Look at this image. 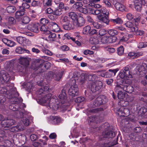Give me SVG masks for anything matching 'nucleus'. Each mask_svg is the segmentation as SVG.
I'll list each match as a JSON object with an SVG mask.
<instances>
[{
  "instance_id": "obj_1",
  "label": "nucleus",
  "mask_w": 147,
  "mask_h": 147,
  "mask_svg": "<svg viewBox=\"0 0 147 147\" xmlns=\"http://www.w3.org/2000/svg\"><path fill=\"white\" fill-rule=\"evenodd\" d=\"M44 80V81H41L38 82V85L40 86L43 88H42L37 92V99L36 101L39 104L45 106L49 107L55 110H57L58 108V105L56 104L50 103V100H53V99H51V94H46L45 92L48 90L49 89V86L47 85L48 82L46 83Z\"/></svg>"
},
{
  "instance_id": "obj_2",
  "label": "nucleus",
  "mask_w": 147,
  "mask_h": 147,
  "mask_svg": "<svg viewBox=\"0 0 147 147\" xmlns=\"http://www.w3.org/2000/svg\"><path fill=\"white\" fill-rule=\"evenodd\" d=\"M44 61L42 60L38 59L36 60L33 65L34 69H37L40 73H43L46 71L51 66V64L49 63H47L43 65Z\"/></svg>"
},
{
  "instance_id": "obj_3",
  "label": "nucleus",
  "mask_w": 147,
  "mask_h": 147,
  "mask_svg": "<svg viewBox=\"0 0 147 147\" xmlns=\"http://www.w3.org/2000/svg\"><path fill=\"white\" fill-rule=\"evenodd\" d=\"M29 124L28 119L24 117L22 120V121L18 123L16 126L12 127L10 129V131L15 132L22 131L25 129V127L28 126Z\"/></svg>"
},
{
  "instance_id": "obj_4",
  "label": "nucleus",
  "mask_w": 147,
  "mask_h": 147,
  "mask_svg": "<svg viewBox=\"0 0 147 147\" xmlns=\"http://www.w3.org/2000/svg\"><path fill=\"white\" fill-rule=\"evenodd\" d=\"M10 79L9 74H0V83L1 84L8 82ZM8 88V87L7 88H0V93L8 95L9 93Z\"/></svg>"
},
{
  "instance_id": "obj_5",
  "label": "nucleus",
  "mask_w": 147,
  "mask_h": 147,
  "mask_svg": "<svg viewBox=\"0 0 147 147\" xmlns=\"http://www.w3.org/2000/svg\"><path fill=\"white\" fill-rule=\"evenodd\" d=\"M63 119L57 116H51L48 118V122L53 125H58L62 123Z\"/></svg>"
},
{
  "instance_id": "obj_6",
  "label": "nucleus",
  "mask_w": 147,
  "mask_h": 147,
  "mask_svg": "<svg viewBox=\"0 0 147 147\" xmlns=\"http://www.w3.org/2000/svg\"><path fill=\"white\" fill-rule=\"evenodd\" d=\"M117 37L115 36H104L101 38V42L103 44L110 43L115 42Z\"/></svg>"
},
{
  "instance_id": "obj_7",
  "label": "nucleus",
  "mask_w": 147,
  "mask_h": 147,
  "mask_svg": "<svg viewBox=\"0 0 147 147\" xmlns=\"http://www.w3.org/2000/svg\"><path fill=\"white\" fill-rule=\"evenodd\" d=\"M102 86V83L101 81H96L93 82L91 84V91L93 92L100 90Z\"/></svg>"
},
{
  "instance_id": "obj_8",
  "label": "nucleus",
  "mask_w": 147,
  "mask_h": 147,
  "mask_svg": "<svg viewBox=\"0 0 147 147\" xmlns=\"http://www.w3.org/2000/svg\"><path fill=\"white\" fill-rule=\"evenodd\" d=\"M107 101V99L105 96L100 95L95 99L93 103L95 106H99L105 103Z\"/></svg>"
},
{
  "instance_id": "obj_9",
  "label": "nucleus",
  "mask_w": 147,
  "mask_h": 147,
  "mask_svg": "<svg viewBox=\"0 0 147 147\" xmlns=\"http://www.w3.org/2000/svg\"><path fill=\"white\" fill-rule=\"evenodd\" d=\"M78 88L77 85H71L69 88L68 93L72 97L77 96L78 94Z\"/></svg>"
},
{
  "instance_id": "obj_10",
  "label": "nucleus",
  "mask_w": 147,
  "mask_h": 147,
  "mask_svg": "<svg viewBox=\"0 0 147 147\" xmlns=\"http://www.w3.org/2000/svg\"><path fill=\"white\" fill-rule=\"evenodd\" d=\"M16 101L13 103H12L9 106V108L10 109L13 111H16L18 110L19 108L20 103L23 100L21 98H15Z\"/></svg>"
},
{
  "instance_id": "obj_11",
  "label": "nucleus",
  "mask_w": 147,
  "mask_h": 147,
  "mask_svg": "<svg viewBox=\"0 0 147 147\" xmlns=\"http://www.w3.org/2000/svg\"><path fill=\"white\" fill-rule=\"evenodd\" d=\"M138 24V23L136 21H135L134 24L129 21H127L124 24L126 27L130 28L132 32L137 30L138 27L137 26Z\"/></svg>"
},
{
  "instance_id": "obj_12",
  "label": "nucleus",
  "mask_w": 147,
  "mask_h": 147,
  "mask_svg": "<svg viewBox=\"0 0 147 147\" xmlns=\"http://www.w3.org/2000/svg\"><path fill=\"white\" fill-rule=\"evenodd\" d=\"M118 97L119 99H123L124 98H126L125 100V102L128 103L127 102L131 101L133 100V98H131L130 99V97L128 96L125 93H123L121 91H119L118 93Z\"/></svg>"
},
{
  "instance_id": "obj_13",
  "label": "nucleus",
  "mask_w": 147,
  "mask_h": 147,
  "mask_svg": "<svg viewBox=\"0 0 147 147\" xmlns=\"http://www.w3.org/2000/svg\"><path fill=\"white\" fill-rule=\"evenodd\" d=\"M16 39L18 43L23 45H29L30 43L28 39L21 36H18L16 37Z\"/></svg>"
},
{
  "instance_id": "obj_14",
  "label": "nucleus",
  "mask_w": 147,
  "mask_h": 147,
  "mask_svg": "<svg viewBox=\"0 0 147 147\" xmlns=\"http://www.w3.org/2000/svg\"><path fill=\"white\" fill-rule=\"evenodd\" d=\"M126 106V105H123L122 106L123 107H121L118 110V115L119 116L125 117L128 115L129 113V109L124 107Z\"/></svg>"
},
{
  "instance_id": "obj_15",
  "label": "nucleus",
  "mask_w": 147,
  "mask_h": 147,
  "mask_svg": "<svg viewBox=\"0 0 147 147\" xmlns=\"http://www.w3.org/2000/svg\"><path fill=\"white\" fill-rule=\"evenodd\" d=\"M38 26L39 24H38L31 23L28 25L27 28L32 32L37 33L38 31Z\"/></svg>"
},
{
  "instance_id": "obj_16",
  "label": "nucleus",
  "mask_w": 147,
  "mask_h": 147,
  "mask_svg": "<svg viewBox=\"0 0 147 147\" xmlns=\"http://www.w3.org/2000/svg\"><path fill=\"white\" fill-rule=\"evenodd\" d=\"M20 63L24 66L27 67L29 65V61L27 57H20L19 59Z\"/></svg>"
},
{
  "instance_id": "obj_17",
  "label": "nucleus",
  "mask_w": 147,
  "mask_h": 147,
  "mask_svg": "<svg viewBox=\"0 0 147 147\" xmlns=\"http://www.w3.org/2000/svg\"><path fill=\"white\" fill-rule=\"evenodd\" d=\"M123 36L122 38L120 39V40L121 41H126L127 40L129 37H132L133 36V35L131 34H128V33L124 32L120 33Z\"/></svg>"
},
{
  "instance_id": "obj_18",
  "label": "nucleus",
  "mask_w": 147,
  "mask_h": 147,
  "mask_svg": "<svg viewBox=\"0 0 147 147\" xmlns=\"http://www.w3.org/2000/svg\"><path fill=\"white\" fill-rule=\"evenodd\" d=\"M98 19L100 21L108 24L109 22V20L107 16L102 15L100 14L97 16Z\"/></svg>"
},
{
  "instance_id": "obj_19",
  "label": "nucleus",
  "mask_w": 147,
  "mask_h": 147,
  "mask_svg": "<svg viewBox=\"0 0 147 147\" xmlns=\"http://www.w3.org/2000/svg\"><path fill=\"white\" fill-rule=\"evenodd\" d=\"M58 97L60 100L61 102L63 103L65 101L66 99V94L65 90L63 89L59 95Z\"/></svg>"
},
{
  "instance_id": "obj_20",
  "label": "nucleus",
  "mask_w": 147,
  "mask_h": 147,
  "mask_svg": "<svg viewBox=\"0 0 147 147\" xmlns=\"http://www.w3.org/2000/svg\"><path fill=\"white\" fill-rule=\"evenodd\" d=\"M77 22L76 26L78 27H81L84 26L85 24L84 19L82 16L78 17L77 19Z\"/></svg>"
},
{
  "instance_id": "obj_21",
  "label": "nucleus",
  "mask_w": 147,
  "mask_h": 147,
  "mask_svg": "<svg viewBox=\"0 0 147 147\" xmlns=\"http://www.w3.org/2000/svg\"><path fill=\"white\" fill-rule=\"evenodd\" d=\"M50 27L54 32H57L59 30L58 25L55 22H49Z\"/></svg>"
},
{
  "instance_id": "obj_22",
  "label": "nucleus",
  "mask_w": 147,
  "mask_h": 147,
  "mask_svg": "<svg viewBox=\"0 0 147 147\" xmlns=\"http://www.w3.org/2000/svg\"><path fill=\"white\" fill-rule=\"evenodd\" d=\"M114 6L116 9L117 10L123 11L125 10V7L119 2L115 3Z\"/></svg>"
},
{
  "instance_id": "obj_23",
  "label": "nucleus",
  "mask_w": 147,
  "mask_h": 147,
  "mask_svg": "<svg viewBox=\"0 0 147 147\" xmlns=\"http://www.w3.org/2000/svg\"><path fill=\"white\" fill-rule=\"evenodd\" d=\"M24 14V12L23 10L18 11L15 13V17L16 19L20 21Z\"/></svg>"
},
{
  "instance_id": "obj_24",
  "label": "nucleus",
  "mask_w": 147,
  "mask_h": 147,
  "mask_svg": "<svg viewBox=\"0 0 147 147\" xmlns=\"http://www.w3.org/2000/svg\"><path fill=\"white\" fill-rule=\"evenodd\" d=\"M16 52L18 54H21L24 53H29L30 51L27 49L22 48L20 47H17L16 49Z\"/></svg>"
},
{
  "instance_id": "obj_25",
  "label": "nucleus",
  "mask_w": 147,
  "mask_h": 147,
  "mask_svg": "<svg viewBox=\"0 0 147 147\" xmlns=\"http://www.w3.org/2000/svg\"><path fill=\"white\" fill-rule=\"evenodd\" d=\"M143 53L142 52H138L137 53L130 52L128 54V55L133 58H136L142 56Z\"/></svg>"
},
{
  "instance_id": "obj_26",
  "label": "nucleus",
  "mask_w": 147,
  "mask_h": 147,
  "mask_svg": "<svg viewBox=\"0 0 147 147\" xmlns=\"http://www.w3.org/2000/svg\"><path fill=\"white\" fill-rule=\"evenodd\" d=\"M104 137L105 138H112L115 136V134L112 131H107L102 133Z\"/></svg>"
},
{
  "instance_id": "obj_27",
  "label": "nucleus",
  "mask_w": 147,
  "mask_h": 147,
  "mask_svg": "<svg viewBox=\"0 0 147 147\" xmlns=\"http://www.w3.org/2000/svg\"><path fill=\"white\" fill-rule=\"evenodd\" d=\"M135 71L136 74L141 73L142 74H146V71L144 70V66H140L137 67L135 69Z\"/></svg>"
},
{
  "instance_id": "obj_28",
  "label": "nucleus",
  "mask_w": 147,
  "mask_h": 147,
  "mask_svg": "<svg viewBox=\"0 0 147 147\" xmlns=\"http://www.w3.org/2000/svg\"><path fill=\"white\" fill-rule=\"evenodd\" d=\"M15 121L13 119H9V120H7L5 121H3V122H2V123H5V125L6 126H5L6 127H9L11 125H13L15 123ZM5 125V124H4Z\"/></svg>"
},
{
  "instance_id": "obj_29",
  "label": "nucleus",
  "mask_w": 147,
  "mask_h": 147,
  "mask_svg": "<svg viewBox=\"0 0 147 147\" xmlns=\"http://www.w3.org/2000/svg\"><path fill=\"white\" fill-rule=\"evenodd\" d=\"M49 34L48 36V39L51 41H54L56 40V35L54 33L51 32L50 31V33L48 34Z\"/></svg>"
},
{
  "instance_id": "obj_30",
  "label": "nucleus",
  "mask_w": 147,
  "mask_h": 147,
  "mask_svg": "<svg viewBox=\"0 0 147 147\" xmlns=\"http://www.w3.org/2000/svg\"><path fill=\"white\" fill-rule=\"evenodd\" d=\"M123 90L129 93H131L134 91V88L130 86H124L123 88Z\"/></svg>"
},
{
  "instance_id": "obj_31",
  "label": "nucleus",
  "mask_w": 147,
  "mask_h": 147,
  "mask_svg": "<svg viewBox=\"0 0 147 147\" xmlns=\"http://www.w3.org/2000/svg\"><path fill=\"white\" fill-rule=\"evenodd\" d=\"M63 13V11L59 8L55 9L54 10L53 15L55 16V17L57 18L58 17L60 16Z\"/></svg>"
},
{
  "instance_id": "obj_32",
  "label": "nucleus",
  "mask_w": 147,
  "mask_h": 147,
  "mask_svg": "<svg viewBox=\"0 0 147 147\" xmlns=\"http://www.w3.org/2000/svg\"><path fill=\"white\" fill-rule=\"evenodd\" d=\"M19 21H21L23 24H27L30 22V19L28 17L24 16Z\"/></svg>"
},
{
  "instance_id": "obj_33",
  "label": "nucleus",
  "mask_w": 147,
  "mask_h": 147,
  "mask_svg": "<svg viewBox=\"0 0 147 147\" xmlns=\"http://www.w3.org/2000/svg\"><path fill=\"white\" fill-rule=\"evenodd\" d=\"M110 21L115 24H121L123 23L122 20L119 18H117L115 19H111Z\"/></svg>"
},
{
  "instance_id": "obj_34",
  "label": "nucleus",
  "mask_w": 147,
  "mask_h": 147,
  "mask_svg": "<svg viewBox=\"0 0 147 147\" xmlns=\"http://www.w3.org/2000/svg\"><path fill=\"white\" fill-rule=\"evenodd\" d=\"M63 27L65 30H70L72 28V25L70 22L63 24Z\"/></svg>"
},
{
  "instance_id": "obj_35",
  "label": "nucleus",
  "mask_w": 147,
  "mask_h": 147,
  "mask_svg": "<svg viewBox=\"0 0 147 147\" xmlns=\"http://www.w3.org/2000/svg\"><path fill=\"white\" fill-rule=\"evenodd\" d=\"M6 9L9 13H14L16 10V8L14 6H9L6 8Z\"/></svg>"
},
{
  "instance_id": "obj_36",
  "label": "nucleus",
  "mask_w": 147,
  "mask_h": 147,
  "mask_svg": "<svg viewBox=\"0 0 147 147\" xmlns=\"http://www.w3.org/2000/svg\"><path fill=\"white\" fill-rule=\"evenodd\" d=\"M68 15L73 20H76L77 18V14L74 12H71L69 13Z\"/></svg>"
},
{
  "instance_id": "obj_37",
  "label": "nucleus",
  "mask_w": 147,
  "mask_h": 147,
  "mask_svg": "<svg viewBox=\"0 0 147 147\" xmlns=\"http://www.w3.org/2000/svg\"><path fill=\"white\" fill-rule=\"evenodd\" d=\"M13 144L11 142L8 140H5V144L4 145H0V147H12Z\"/></svg>"
},
{
  "instance_id": "obj_38",
  "label": "nucleus",
  "mask_w": 147,
  "mask_h": 147,
  "mask_svg": "<svg viewBox=\"0 0 147 147\" xmlns=\"http://www.w3.org/2000/svg\"><path fill=\"white\" fill-rule=\"evenodd\" d=\"M108 33L109 35L111 36H114L117 34L119 32L117 30L110 29L108 31Z\"/></svg>"
},
{
  "instance_id": "obj_39",
  "label": "nucleus",
  "mask_w": 147,
  "mask_h": 147,
  "mask_svg": "<svg viewBox=\"0 0 147 147\" xmlns=\"http://www.w3.org/2000/svg\"><path fill=\"white\" fill-rule=\"evenodd\" d=\"M40 22L41 25H46L49 23V20L45 18H41L40 20Z\"/></svg>"
},
{
  "instance_id": "obj_40",
  "label": "nucleus",
  "mask_w": 147,
  "mask_h": 147,
  "mask_svg": "<svg viewBox=\"0 0 147 147\" xmlns=\"http://www.w3.org/2000/svg\"><path fill=\"white\" fill-rule=\"evenodd\" d=\"M83 6V4L81 2H76L73 5L74 8L76 10L79 9Z\"/></svg>"
},
{
  "instance_id": "obj_41",
  "label": "nucleus",
  "mask_w": 147,
  "mask_h": 147,
  "mask_svg": "<svg viewBox=\"0 0 147 147\" xmlns=\"http://www.w3.org/2000/svg\"><path fill=\"white\" fill-rule=\"evenodd\" d=\"M6 138L5 132L3 131H0V142L4 141L6 139Z\"/></svg>"
},
{
  "instance_id": "obj_42",
  "label": "nucleus",
  "mask_w": 147,
  "mask_h": 147,
  "mask_svg": "<svg viewBox=\"0 0 147 147\" xmlns=\"http://www.w3.org/2000/svg\"><path fill=\"white\" fill-rule=\"evenodd\" d=\"M91 28L89 25L84 27L83 30V33L84 34H86L89 33L90 30Z\"/></svg>"
},
{
  "instance_id": "obj_43",
  "label": "nucleus",
  "mask_w": 147,
  "mask_h": 147,
  "mask_svg": "<svg viewBox=\"0 0 147 147\" xmlns=\"http://www.w3.org/2000/svg\"><path fill=\"white\" fill-rule=\"evenodd\" d=\"M30 7V5L26 3H22V6L20 7L21 9L23 11L25 10L26 9H28Z\"/></svg>"
},
{
  "instance_id": "obj_44",
  "label": "nucleus",
  "mask_w": 147,
  "mask_h": 147,
  "mask_svg": "<svg viewBox=\"0 0 147 147\" xmlns=\"http://www.w3.org/2000/svg\"><path fill=\"white\" fill-rule=\"evenodd\" d=\"M40 30L41 31L47 32V34L50 33V31L47 30L46 25H41L40 27Z\"/></svg>"
},
{
  "instance_id": "obj_45",
  "label": "nucleus",
  "mask_w": 147,
  "mask_h": 147,
  "mask_svg": "<svg viewBox=\"0 0 147 147\" xmlns=\"http://www.w3.org/2000/svg\"><path fill=\"white\" fill-rule=\"evenodd\" d=\"M102 3H104L106 7L108 8H112V5L109 0H103Z\"/></svg>"
},
{
  "instance_id": "obj_46",
  "label": "nucleus",
  "mask_w": 147,
  "mask_h": 147,
  "mask_svg": "<svg viewBox=\"0 0 147 147\" xmlns=\"http://www.w3.org/2000/svg\"><path fill=\"white\" fill-rule=\"evenodd\" d=\"M55 2L56 4L58 5L59 9L62 10V9L64 8V4L63 3L57 1L56 0H55Z\"/></svg>"
},
{
  "instance_id": "obj_47",
  "label": "nucleus",
  "mask_w": 147,
  "mask_h": 147,
  "mask_svg": "<svg viewBox=\"0 0 147 147\" xmlns=\"http://www.w3.org/2000/svg\"><path fill=\"white\" fill-rule=\"evenodd\" d=\"M42 51L43 53L48 55L52 56L53 55V53L50 51L45 48H42Z\"/></svg>"
},
{
  "instance_id": "obj_48",
  "label": "nucleus",
  "mask_w": 147,
  "mask_h": 147,
  "mask_svg": "<svg viewBox=\"0 0 147 147\" xmlns=\"http://www.w3.org/2000/svg\"><path fill=\"white\" fill-rule=\"evenodd\" d=\"M53 76L54 79L56 80H60L62 77V74H53Z\"/></svg>"
},
{
  "instance_id": "obj_49",
  "label": "nucleus",
  "mask_w": 147,
  "mask_h": 147,
  "mask_svg": "<svg viewBox=\"0 0 147 147\" xmlns=\"http://www.w3.org/2000/svg\"><path fill=\"white\" fill-rule=\"evenodd\" d=\"M85 99L84 97H79L75 100V102L77 103H82L84 102Z\"/></svg>"
},
{
  "instance_id": "obj_50",
  "label": "nucleus",
  "mask_w": 147,
  "mask_h": 147,
  "mask_svg": "<svg viewBox=\"0 0 147 147\" xmlns=\"http://www.w3.org/2000/svg\"><path fill=\"white\" fill-rule=\"evenodd\" d=\"M130 72V69L128 67H125L124 69L121 70L119 74H129Z\"/></svg>"
},
{
  "instance_id": "obj_51",
  "label": "nucleus",
  "mask_w": 147,
  "mask_h": 147,
  "mask_svg": "<svg viewBox=\"0 0 147 147\" xmlns=\"http://www.w3.org/2000/svg\"><path fill=\"white\" fill-rule=\"evenodd\" d=\"M91 24L94 28L97 29H100L102 27L101 25L99 24L97 22L93 21Z\"/></svg>"
},
{
  "instance_id": "obj_52",
  "label": "nucleus",
  "mask_w": 147,
  "mask_h": 147,
  "mask_svg": "<svg viewBox=\"0 0 147 147\" xmlns=\"http://www.w3.org/2000/svg\"><path fill=\"white\" fill-rule=\"evenodd\" d=\"M90 9H91V10L92 11V13L93 14L95 15H98L99 14H101V10L100 9H92V8H90Z\"/></svg>"
},
{
  "instance_id": "obj_53",
  "label": "nucleus",
  "mask_w": 147,
  "mask_h": 147,
  "mask_svg": "<svg viewBox=\"0 0 147 147\" xmlns=\"http://www.w3.org/2000/svg\"><path fill=\"white\" fill-rule=\"evenodd\" d=\"M117 53L119 55H122L123 53L124 49L123 47L121 46L119 47L118 48L117 50Z\"/></svg>"
},
{
  "instance_id": "obj_54",
  "label": "nucleus",
  "mask_w": 147,
  "mask_h": 147,
  "mask_svg": "<svg viewBox=\"0 0 147 147\" xmlns=\"http://www.w3.org/2000/svg\"><path fill=\"white\" fill-rule=\"evenodd\" d=\"M100 10L101 14L102 13L104 15L106 16H107L109 15V11L105 8L103 7L102 8L100 9Z\"/></svg>"
},
{
  "instance_id": "obj_55",
  "label": "nucleus",
  "mask_w": 147,
  "mask_h": 147,
  "mask_svg": "<svg viewBox=\"0 0 147 147\" xmlns=\"http://www.w3.org/2000/svg\"><path fill=\"white\" fill-rule=\"evenodd\" d=\"M147 47V42L144 43L140 42L138 45V47L139 48H142Z\"/></svg>"
},
{
  "instance_id": "obj_56",
  "label": "nucleus",
  "mask_w": 147,
  "mask_h": 147,
  "mask_svg": "<svg viewBox=\"0 0 147 147\" xmlns=\"http://www.w3.org/2000/svg\"><path fill=\"white\" fill-rule=\"evenodd\" d=\"M138 30L136 31H133V32H135V33L137 35L142 36V35L144 33V32L143 30H138Z\"/></svg>"
},
{
  "instance_id": "obj_57",
  "label": "nucleus",
  "mask_w": 147,
  "mask_h": 147,
  "mask_svg": "<svg viewBox=\"0 0 147 147\" xmlns=\"http://www.w3.org/2000/svg\"><path fill=\"white\" fill-rule=\"evenodd\" d=\"M45 12L46 13L53 14L54 10L51 8L49 7L45 10Z\"/></svg>"
},
{
  "instance_id": "obj_58",
  "label": "nucleus",
  "mask_w": 147,
  "mask_h": 147,
  "mask_svg": "<svg viewBox=\"0 0 147 147\" xmlns=\"http://www.w3.org/2000/svg\"><path fill=\"white\" fill-rule=\"evenodd\" d=\"M39 137L36 134H32L30 136V138L32 141H34L36 140V139Z\"/></svg>"
},
{
  "instance_id": "obj_59",
  "label": "nucleus",
  "mask_w": 147,
  "mask_h": 147,
  "mask_svg": "<svg viewBox=\"0 0 147 147\" xmlns=\"http://www.w3.org/2000/svg\"><path fill=\"white\" fill-rule=\"evenodd\" d=\"M135 7L136 9L138 11H140L142 8V4L139 3L138 4L135 5Z\"/></svg>"
},
{
  "instance_id": "obj_60",
  "label": "nucleus",
  "mask_w": 147,
  "mask_h": 147,
  "mask_svg": "<svg viewBox=\"0 0 147 147\" xmlns=\"http://www.w3.org/2000/svg\"><path fill=\"white\" fill-rule=\"evenodd\" d=\"M61 22L63 23H66L70 22L68 20V17L67 16H65L62 18L61 19Z\"/></svg>"
},
{
  "instance_id": "obj_61",
  "label": "nucleus",
  "mask_w": 147,
  "mask_h": 147,
  "mask_svg": "<svg viewBox=\"0 0 147 147\" xmlns=\"http://www.w3.org/2000/svg\"><path fill=\"white\" fill-rule=\"evenodd\" d=\"M106 49L110 53H113L115 51V49L112 47H106Z\"/></svg>"
},
{
  "instance_id": "obj_62",
  "label": "nucleus",
  "mask_w": 147,
  "mask_h": 147,
  "mask_svg": "<svg viewBox=\"0 0 147 147\" xmlns=\"http://www.w3.org/2000/svg\"><path fill=\"white\" fill-rule=\"evenodd\" d=\"M9 21L11 24H14L16 23V20L14 18L11 17H10L9 18Z\"/></svg>"
},
{
  "instance_id": "obj_63",
  "label": "nucleus",
  "mask_w": 147,
  "mask_h": 147,
  "mask_svg": "<svg viewBox=\"0 0 147 147\" xmlns=\"http://www.w3.org/2000/svg\"><path fill=\"white\" fill-rule=\"evenodd\" d=\"M40 2L39 1H33L32 3V5L33 6L35 7L39 5Z\"/></svg>"
},
{
  "instance_id": "obj_64",
  "label": "nucleus",
  "mask_w": 147,
  "mask_h": 147,
  "mask_svg": "<svg viewBox=\"0 0 147 147\" xmlns=\"http://www.w3.org/2000/svg\"><path fill=\"white\" fill-rule=\"evenodd\" d=\"M115 29L117 30H120L123 31H125V28L121 26H116L115 27ZM125 31H124L125 32Z\"/></svg>"
}]
</instances>
